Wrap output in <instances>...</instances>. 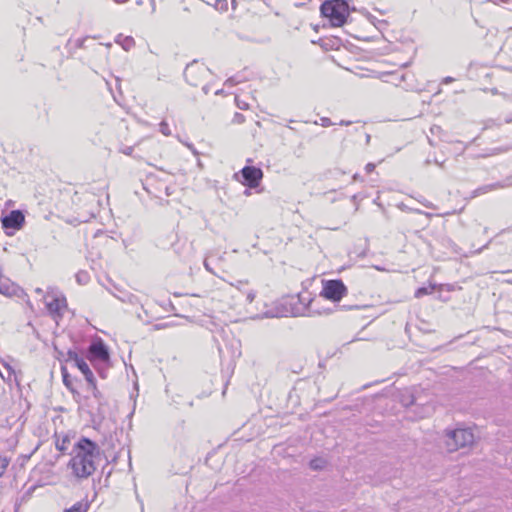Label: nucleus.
Returning a JSON list of instances; mask_svg holds the SVG:
<instances>
[{"label": "nucleus", "mask_w": 512, "mask_h": 512, "mask_svg": "<svg viewBox=\"0 0 512 512\" xmlns=\"http://www.w3.org/2000/svg\"><path fill=\"white\" fill-rule=\"evenodd\" d=\"M100 456V447L89 438L82 437L74 445L68 466L77 479H87L95 472Z\"/></svg>", "instance_id": "1"}, {"label": "nucleus", "mask_w": 512, "mask_h": 512, "mask_svg": "<svg viewBox=\"0 0 512 512\" xmlns=\"http://www.w3.org/2000/svg\"><path fill=\"white\" fill-rule=\"evenodd\" d=\"M320 11L333 27L343 26L350 14L349 5L345 0H326L321 4Z\"/></svg>", "instance_id": "2"}, {"label": "nucleus", "mask_w": 512, "mask_h": 512, "mask_svg": "<svg viewBox=\"0 0 512 512\" xmlns=\"http://www.w3.org/2000/svg\"><path fill=\"white\" fill-rule=\"evenodd\" d=\"M475 441L473 431L469 428H458L447 431L445 446L448 452L471 446Z\"/></svg>", "instance_id": "3"}, {"label": "nucleus", "mask_w": 512, "mask_h": 512, "mask_svg": "<svg viewBox=\"0 0 512 512\" xmlns=\"http://www.w3.org/2000/svg\"><path fill=\"white\" fill-rule=\"evenodd\" d=\"M321 299L318 297H311L309 292L298 294L297 297H293L290 300V305L293 306L291 313L294 316L304 314H321L322 312L318 308V303Z\"/></svg>", "instance_id": "4"}, {"label": "nucleus", "mask_w": 512, "mask_h": 512, "mask_svg": "<svg viewBox=\"0 0 512 512\" xmlns=\"http://www.w3.org/2000/svg\"><path fill=\"white\" fill-rule=\"evenodd\" d=\"M323 288L319 294V298L339 302L348 292L347 287L340 279L323 280Z\"/></svg>", "instance_id": "5"}, {"label": "nucleus", "mask_w": 512, "mask_h": 512, "mask_svg": "<svg viewBox=\"0 0 512 512\" xmlns=\"http://www.w3.org/2000/svg\"><path fill=\"white\" fill-rule=\"evenodd\" d=\"M209 70L202 66L198 65L197 63H191L186 66L184 70V77L191 86H199L206 75L208 74Z\"/></svg>", "instance_id": "6"}, {"label": "nucleus", "mask_w": 512, "mask_h": 512, "mask_svg": "<svg viewBox=\"0 0 512 512\" xmlns=\"http://www.w3.org/2000/svg\"><path fill=\"white\" fill-rule=\"evenodd\" d=\"M87 358L93 363L94 361H100L107 363L110 360L108 347L104 344L101 339L93 341L87 350Z\"/></svg>", "instance_id": "7"}, {"label": "nucleus", "mask_w": 512, "mask_h": 512, "mask_svg": "<svg viewBox=\"0 0 512 512\" xmlns=\"http://www.w3.org/2000/svg\"><path fill=\"white\" fill-rule=\"evenodd\" d=\"M242 176V183L250 188L259 186L263 178V171L255 166H245L240 170Z\"/></svg>", "instance_id": "8"}, {"label": "nucleus", "mask_w": 512, "mask_h": 512, "mask_svg": "<svg viewBox=\"0 0 512 512\" xmlns=\"http://www.w3.org/2000/svg\"><path fill=\"white\" fill-rule=\"evenodd\" d=\"M25 222L24 214L20 210H13L1 219L4 229L19 230Z\"/></svg>", "instance_id": "9"}, {"label": "nucleus", "mask_w": 512, "mask_h": 512, "mask_svg": "<svg viewBox=\"0 0 512 512\" xmlns=\"http://www.w3.org/2000/svg\"><path fill=\"white\" fill-rule=\"evenodd\" d=\"M49 295L44 296L46 307L49 313L53 316L61 317L63 311L67 307V300L63 295L52 297L51 300H48Z\"/></svg>", "instance_id": "10"}, {"label": "nucleus", "mask_w": 512, "mask_h": 512, "mask_svg": "<svg viewBox=\"0 0 512 512\" xmlns=\"http://www.w3.org/2000/svg\"><path fill=\"white\" fill-rule=\"evenodd\" d=\"M0 293L8 297H22L24 290L9 278L0 276Z\"/></svg>", "instance_id": "11"}, {"label": "nucleus", "mask_w": 512, "mask_h": 512, "mask_svg": "<svg viewBox=\"0 0 512 512\" xmlns=\"http://www.w3.org/2000/svg\"><path fill=\"white\" fill-rule=\"evenodd\" d=\"M115 42L120 44L125 51L131 50L135 46V40L131 36H123L119 34Z\"/></svg>", "instance_id": "12"}, {"label": "nucleus", "mask_w": 512, "mask_h": 512, "mask_svg": "<svg viewBox=\"0 0 512 512\" xmlns=\"http://www.w3.org/2000/svg\"><path fill=\"white\" fill-rule=\"evenodd\" d=\"M75 366L82 372V374L85 377V380L87 382H92V378L94 377L93 372L89 368V365L86 363V361L82 358L80 361H78Z\"/></svg>", "instance_id": "13"}, {"label": "nucleus", "mask_w": 512, "mask_h": 512, "mask_svg": "<svg viewBox=\"0 0 512 512\" xmlns=\"http://www.w3.org/2000/svg\"><path fill=\"white\" fill-rule=\"evenodd\" d=\"M61 373H62V378H63V384L71 391L74 399L79 398L80 393L78 391H76L73 387H71L70 384H67V377H69V373L65 366H61Z\"/></svg>", "instance_id": "14"}, {"label": "nucleus", "mask_w": 512, "mask_h": 512, "mask_svg": "<svg viewBox=\"0 0 512 512\" xmlns=\"http://www.w3.org/2000/svg\"><path fill=\"white\" fill-rule=\"evenodd\" d=\"M87 385H88V390H90L92 392L94 398L100 402V400L102 398V394L97 388L95 377L92 378V382H87Z\"/></svg>", "instance_id": "15"}, {"label": "nucleus", "mask_w": 512, "mask_h": 512, "mask_svg": "<svg viewBox=\"0 0 512 512\" xmlns=\"http://www.w3.org/2000/svg\"><path fill=\"white\" fill-rule=\"evenodd\" d=\"M325 466H326V461L322 458L312 459L309 463V467L315 471L322 470Z\"/></svg>", "instance_id": "16"}, {"label": "nucleus", "mask_w": 512, "mask_h": 512, "mask_svg": "<svg viewBox=\"0 0 512 512\" xmlns=\"http://www.w3.org/2000/svg\"><path fill=\"white\" fill-rule=\"evenodd\" d=\"M89 506L87 503L77 502L69 509H66L64 512H87Z\"/></svg>", "instance_id": "17"}, {"label": "nucleus", "mask_w": 512, "mask_h": 512, "mask_svg": "<svg viewBox=\"0 0 512 512\" xmlns=\"http://www.w3.org/2000/svg\"><path fill=\"white\" fill-rule=\"evenodd\" d=\"M76 281L81 284V285H85L89 282L90 280V275L87 271H84V270H81L79 271L77 274H76Z\"/></svg>", "instance_id": "18"}, {"label": "nucleus", "mask_w": 512, "mask_h": 512, "mask_svg": "<svg viewBox=\"0 0 512 512\" xmlns=\"http://www.w3.org/2000/svg\"><path fill=\"white\" fill-rule=\"evenodd\" d=\"M82 358L78 355V353L74 350H68L67 353H66V358H65V361L66 362H73L74 365L80 361Z\"/></svg>", "instance_id": "19"}, {"label": "nucleus", "mask_w": 512, "mask_h": 512, "mask_svg": "<svg viewBox=\"0 0 512 512\" xmlns=\"http://www.w3.org/2000/svg\"><path fill=\"white\" fill-rule=\"evenodd\" d=\"M9 459L7 457L0 456V477L3 476L7 467L9 466Z\"/></svg>", "instance_id": "20"}, {"label": "nucleus", "mask_w": 512, "mask_h": 512, "mask_svg": "<svg viewBox=\"0 0 512 512\" xmlns=\"http://www.w3.org/2000/svg\"><path fill=\"white\" fill-rule=\"evenodd\" d=\"M159 130L165 136H170L171 135V130H170L169 125H168V123L166 121H162L159 124Z\"/></svg>", "instance_id": "21"}, {"label": "nucleus", "mask_w": 512, "mask_h": 512, "mask_svg": "<svg viewBox=\"0 0 512 512\" xmlns=\"http://www.w3.org/2000/svg\"><path fill=\"white\" fill-rule=\"evenodd\" d=\"M215 8L219 11H226L228 9L227 0H216Z\"/></svg>", "instance_id": "22"}, {"label": "nucleus", "mask_w": 512, "mask_h": 512, "mask_svg": "<svg viewBox=\"0 0 512 512\" xmlns=\"http://www.w3.org/2000/svg\"><path fill=\"white\" fill-rule=\"evenodd\" d=\"M432 290H433V288H431V289L426 288V287L418 288L415 292V297L420 298L423 295L430 293Z\"/></svg>", "instance_id": "23"}, {"label": "nucleus", "mask_w": 512, "mask_h": 512, "mask_svg": "<svg viewBox=\"0 0 512 512\" xmlns=\"http://www.w3.org/2000/svg\"><path fill=\"white\" fill-rule=\"evenodd\" d=\"M241 81L242 80L239 79L238 76H232L226 80L225 85L234 86V85H237L238 83H240Z\"/></svg>", "instance_id": "24"}, {"label": "nucleus", "mask_w": 512, "mask_h": 512, "mask_svg": "<svg viewBox=\"0 0 512 512\" xmlns=\"http://www.w3.org/2000/svg\"><path fill=\"white\" fill-rule=\"evenodd\" d=\"M68 442H69V440H68L67 438H64V439L61 441V443H60V442H57V444H56L57 449H58L59 451H62V452L66 451V450H67L66 443H68Z\"/></svg>", "instance_id": "25"}, {"label": "nucleus", "mask_w": 512, "mask_h": 512, "mask_svg": "<svg viewBox=\"0 0 512 512\" xmlns=\"http://www.w3.org/2000/svg\"><path fill=\"white\" fill-rule=\"evenodd\" d=\"M334 123L331 121L330 118L328 117H322L320 118V125L323 126V127H330L332 126Z\"/></svg>", "instance_id": "26"}, {"label": "nucleus", "mask_w": 512, "mask_h": 512, "mask_svg": "<svg viewBox=\"0 0 512 512\" xmlns=\"http://www.w3.org/2000/svg\"><path fill=\"white\" fill-rule=\"evenodd\" d=\"M255 299V292L254 291H249L247 294H246V300L249 302V303H252Z\"/></svg>", "instance_id": "27"}, {"label": "nucleus", "mask_w": 512, "mask_h": 512, "mask_svg": "<svg viewBox=\"0 0 512 512\" xmlns=\"http://www.w3.org/2000/svg\"><path fill=\"white\" fill-rule=\"evenodd\" d=\"M85 41H86V38H79V39L75 40V47L83 48Z\"/></svg>", "instance_id": "28"}, {"label": "nucleus", "mask_w": 512, "mask_h": 512, "mask_svg": "<svg viewBox=\"0 0 512 512\" xmlns=\"http://www.w3.org/2000/svg\"><path fill=\"white\" fill-rule=\"evenodd\" d=\"M375 167H376V166H375V164H374V163H368V164H366V166H365V170H366V172H367V173H371V172H373V171H374Z\"/></svg>", "instance_id": "29"}, {"label": "nucleus", "mask_w": 512, "mask_h": 512, "mask_svg": "<svg viewBox=\"0 0 512 512\" xmlns=\"http://www.w3.org/2000/svg\"><path fill=\"white\" fill-rule=\"evenodd\" d=\"M403 404L405 406L414 405L415 404V399H414L413 395L410 396V400L409 401L403 400Z\"/></svg>", "instance_id": "30"}, {"label": "nucleus", "mask_w": 512, "mask_h": 512, "mask_svg": "<svg viewBox=\"0 0 512 512\" xmlns=\"http://www.w3.org/2000/svg\"><path fill=\"white\" fill-rule=\"evenodd\" d=\"M352 122L351 121H347V120H341L339 122V125H342V126H348V125H351Z\"/></svg>", "instance_id": "31"}, {"label": "nucleus", "mask_w": 512, "mask_h": 512, "mask_svg": "<svg viewBox=\"0 0 512 512\" xmlns=\"http://www.w3.org/2000/svg\"><path fill=\"white\" fill-rule=\"evenodd\" d=\"M452 81H454V79L452 77H446L443 79V83L447 84V83H451Z\"/></svg>", "instance_id": "32"}, {"label": "nucleus", "mask_w": 512, "mask_h": 512, "mask_svg": "<svg viewBox=\"0 0 512 512\" xmlns=\"http://www.w3.org/2000/svg\"><path fill=\"white\" fill-rule=\"evenodd\" d=\"M490 92H491V94H493V95H498V94H499V91H498V89H496V88H492V89H490Z\"/></svg>", "instance_id": "33"}, {"label": "nucleus", "mask_w": 512, "mask_h": 512, "mask_svg": "<svg viewBox=\"0 0 512 512\" xmlns=\"http://www.w3.org/2000/svg\"><path fill=\"white\" fill-rule=\"evenodd\" d=\"M370 140H371V135L370 134H366V144H369Z\"/></svg>", "instance_id": "34"}, {"label": "nucleus", "mask_w": 512, "mask_h": 512, "mask_svg": "<svg viewBox=\"0 0 512 512\" xmlns=\"http://www.w3.org/2000/svg\"><path fill=\"white\" fill-rule=\"evenodd\" d=\"M487 247H488V243H487V244H485L482 248L477 249L475 252H476V253H479V252H481L484 248H487Z\"/></svg>", "instance_id": "35"}, {"label": "nucleus", "mask_w": 512, "mask_h": 512, "mask_svg": "<svg viewBox=\"0 0 512 512\" xmlns=\"http://www.w3.org/2000/svg\"><path fill=\"white\" fill-rule=\"evenodd\" d=\"M35 292H36L37 294H43V290H42L41 288H36V289H35Z\"/></svg>", "instance_id": "36"}, {"label": "nucleus", "mask_w": 512, "mask_h": 512, "mask_svg": "<svg viewBox=\"0 0 512 512\" xmlns=\"http://www.w3.org/2000/svg\"><path fill=\"white\" fill-rule=\"evenodd\" d=\"M116 3L122 4L127 2L128 0H114Z\"/></svg>", "instance_id": "37"}, {"label": "nucleus", "mask_w": 512, "mask_h": 512, "mask_svg": "<svg viewBox=\"0 0 512 512\" xmlns=\"http://www.w3.org/2000/svg\"><path fill=\"white\" fill-rule=\"evenodd\" d=\"M203 91H204L205 94H207L208 91H209L208 87L207 86H203Z\"/></svg>", "instance_id": "38"}, {"label": "nucleus", "mask_w": 512, "mask_h": 512, "mask_svg": "<svg viewBox=\"0 0 512 512\" xmlns=\"http://www.w3.org/2000/svg\"><path fill=\"white\" fill-rule=\"evenodd\" d=\"M238 107H239L240 109H245V108H246V105H244V103H241V105H240V104H238Z\"/></svg>", "instance_id": "39"}, {"label": "nucleus", "mask_w": 512, "mask_h": 512, "mask_svg": "<svg viewBox=\"0 0 512 512\" xmlns=\"http://www.w3.org/2000/svg\"><path fill=\"white\" fill-rule=\"evenodd\" d=\"M238 107H239L240 109H245V108H246V105H244V103H241V105H240V104H238Z\"/></svg>", "instance_id": "40"}, {"label": "nucleus", "mask_w": 512, "mask_h": 512, "mask_svg": "<svg viewBox=\"0 0 512 512\" xmlns=\"http://www.w3.org/2000/svg\"><path fill=\"white\" fill-rule=\"evenodd\" d=\"M67 384H70V386H71V387H73V386H72V381H71V379H70V376H69V377H67Z\"/></svg>", "instance_id": "41"}, {"label": "nucleus", "mask_w": 512, "mask_h": 512, "mask_svg": "<svg viewBox=\"0 0 512 512\" xmlns=\"http://www.w3.org/2000/svg\"><path fill=\"white\" fill-rule=\"evenodd\" d=\"M495 2H502V3H507L509 2L510 0H494Z\"/></svg>", "instance_id": "42"}, {"label": "nucleus", "mask_w": 512, "mask_h": 512, "mask_svg": "<svg viewBox=\"0 0 512 512\" xmlns=\"http://www.w3.org/2000/svg\"><path fill=\"white\" fill-rule=\"evenodd\" d=\"M131 151H132V148H131V147H129L128 149H126L125 153H126V154H130V153H131Z\"/></svg>", "instance_id": "43"}, {"label": "nucleus", "mask_w": 512, "mask_h": 512, "mask_svg": "<svg viewBox=\"0 0 512 512\" xmlns=\"http://www.w3.org/2000/svg\"><path fill=\"white\" fill-rule=\"evenodd\" d=\"M427 208H431L432 207V204L431 203H427V204H424Z\"/></svg>", "instance_id": "44"}, {"label": "nucleus", "mask_w": 512, "mask_h": 512, "mask_svg": "<svg viewBox=\"0 0 512 512\" xmlns=\"http://www.w3.org/2000/svg\"><path fill=\"white\" fill-rule=\"evenodd\" d=\"M204 265H205V267H206V269H207V270H210V269H209V265L207 264V262H206V261L204 262Z\"/></svg>", "instance_id": "45"}]
</instances>
